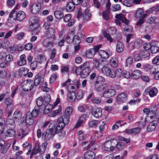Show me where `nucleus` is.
Listing matches in <instances>:
<instances>
[{"mask_svg": "<svg viewBox=\"0 0 159 159\" xmlns=\"http://www.w3.org/2000/svg\"><path fill=\"white\" fill-rule=\"evenodd\" d=\"M133 64V58L131 56L129 57L126 59L125 62V66H130Z\"/></svg>", "mask_w": 159, "mask_h": 159, "instance_id": "46", "label": "nucleus"}, {"mask_svg": "<svg viewBox=\"0 0 159 159\" xmlns=\"http://www.w3.org/2000/svg\"><path fill=\"white\" fill-rule=\"evenodd\" d=\"M54 40L52 39L46 38L43 42L44 47L47 50H50L53 47V42Z\"/></svg>", "mask_w": 159, "mask_h": 159, "instance_id": "9", "label": "nucleus"}, {"mask_svg": "<svg viewBox=\"0 0 159 159\" xmlns=\"http://www.w3.org/2000/svg\"><path fill=\"white\" fill-rule=\"evenodd\" d=\"M82 68L92 69L91 67V64L89 62L86 61L84 62L83 64L81 65Z\"/></svg>", "mask_w": 159, "mask_h": 159, "instance_id": "47", "label": "nucleus"}, {"mask_svg": "<svg viewBox=\"0 0 159 159\" xmlns=\"http://www.w3.org/2000/svg\"><path fill=\"white\" fill-rule=\"evenodd\" d=\"M72 1L75 4L78 5L80 3L83 7H85L87 5V3L85 1V0H72Z\"/></svg>", "mask_w": 159, "mask_h": 159, "instance_id": "36", "label": "nucleus"}, {"mask_svg": "<svg viewBox=\"0 0 159 159\" xmlns=\"http://www.w3.org/2000/svg\"><path fill=\"white\" fill-rule=\"evenodd\" d=\"M109 11L105 10L102 13V16L103 18L106 20H107L109 19Z\"/></svg>", "mask_w": 159, "mask_h": 159, "instance_id": "54", "label": "nucleus"}, {"mask_svg": "<svg viewBox=\"0 0 159 159\" xmlns=\"http://www.w3.org/2000/svg\"><path fill=\"white\" fill-rule=\"evenodd\" d=\"M33 81L30 80L24 81L21 84V86L25 91H28L32 89L34 86Z\"/></svg>", "mask_w": 159, "mask_h": 159, "instance_id": "3", "label": "nucleus"}, {"mask_svg": "<svg viewBox=\"0 0 159 159\" xmlns=\"http://www.w3.org/2000/svg\"><path fill=\"white\" fill-rule=\"evenodd\" d=\"M73 111V109L72 107L69 106L67 107L66 109L65 112V114L66 116H69L72 114Z\"/></svg>", "mask_w": 159, "mask_h": 159, "instance_id": "42", "label": "nucleus"}, {"mask_svg": "<svg viewBox=\"0 0 159 159\" xmlns=\"http://www.w3.org/2000/svg\"><path fill=\"white\" fill-rule=\"evenodd\" d=\"M107 87L106 84H104L95 85V90L98 92H100L105 89Z\"/></svg>", "mask_w": 159, "mask_h": 159, "instance_id": "22", "label": "nucleus"}, {"mask_svg": "<svg viewBox=\"0 0 159 159\" xmlns=\"http://www.w3.org/2000/svg\"><path fill=\"white\" fill-rule=\"evenodd\" d=\"M41 4L39 3H35L33 4L30 8V11L33 14H37L40 11Z\"/></svg>", "mask_w": 159, "mask_h": 159, "instance_id": "12", "label": "nucleus"}, {"mask_svg": "<svg viewBox=\"0 0 159 159\" xmlns=\"http://www.w3.org/2000/svg\"><path fill=\"white\" fill-rule=\"evenodd\" d=\"M29 63L32 70H35L37 67L38 63L37 61H36L33 60Z\"/></svg>", "mask_w": 159, "mask_h": 159, "instance_id": "43", "label": "nucleus"}, {"mask_svg": "<svg viewBox=\"0 0 159 159\" xmlns=\"http://www.w3.org/2000/svg\"><path fill=\"white\" fill-rule=\"evenodd\" d=\"M37 61L41 63H42L46 61L45 59L44 56L41 55H39L37 58Z\"/></svg>", "mask_w": 159, "mask_h": 159, "instance_id": "55", "label": "nucleus"}, {"mask_svg": "<svg viewBox=\"0 0 159 159\" xmlns=\"http://www.w3.org/2000/svg\"><path fill=\"white\" fill-rule=\"evenodd\" d=\"M91 13L89 10L88 9H86L83 12L81 16L85 20H89L91 17Z\"/></svg>", "mask_w": 159, "mask_h": 159, "instance_id": "25", "label": "nucleus"}, {"mask_svg": "<svg viewBox=\"0 0 159 159\" xmlns=\"http://www.w3.org/2000/svg\"><path fill=\"white\" fill-rule=\"evenodd\" d=\"M26 16L25 13L23 11H20L17 12L15 10H13L9 14L8 21L9 23H11V19L13 18L14 20H16L19 21H21L25 19Z\"/></svg>", "mask_w": 159, "mask_h": 159, "instance_id": "1", "label": "nucleus"}, {"mask_svg": "<svg viewBox=\"0 0 159 159\" xmlns=\"http://www.w3.org/2000/svg\"><path fill=\"white\" fill-rule=\"evenodd\" d=\"M24 131L22 129H20L17 131L18 135L19 136H21V138L22 139L27 134L26 133H24Z\"/></svg>", "mask_w": 159, "mask_h": 159, "instance_id": "52", "label": "nucleus"}, {"mask_svg": "<svg viewBox=\"0 0 159 159\" xmlns=\"http://www.w3.org/2000/svg\"><path fill=\"white\" fill-rule=\"evenodd\" d=\"M95 52H96V51H95L93 48L91 50H89L86 52V56L89 58H92L93 57Z\"/></svg>", "mask_w": 159, "mask_h": 159, "instance_id": "32", "label": "nucleus"}, {"mask_svg": "<svg viewBox=\"0 0 159 159\" xmlns=\"http://www.w3.org/2000/svg\"><path fill=\"white\" fill-rule=\"evenodd\" d=\"M46 143H43L40 147L39 144L38 143H36L34 149L33 150V153L34 155H36L38 152L41 154H43L46 148Z\"/></svg>", "mask_w": 159, "mask_h": 159, "instance_id": "4", "label": "nucleus"}, {"mask_svg": "<svg viewBox=\"0 0 159 159\" xmlns=\"http://www.w3.org/2000/svg\"><path fill=\"white\" fill-rule=\"evenodd\" d=\"M127 98V94L124 93H120L117 97V101L120 102H123L126 101Z\"/></svg>", "mask_w": 159, "mask_h": 159, "instance_id": "21", "label": "nucleus"}, {"mask_svg": "<svg viewBox=\"0 0 159 159\" xmlns=\"http://www.w3.org/2000/svg\"><path fill=\"white\" fill-rule=\"evenodd\" d=\"M102 61H100L94 59L93 62V66L96 69H99V65H102Z\"/></svg>", "mask_w": 159, "mask_h": 159, "instance_id": "44", "label": "nucleus"}, {"mask_svg": "<svg viewBox=\"0 0 159 159\" xmlns=\"http://www.w3.org/2000/svg\"><path fill=\"white\" fill-rule=\"evenodd\" d=\"M25 57L26 56L25 54H23L20 56V59L17 63L18 66H22L26 63Z\"/></svg>", "mask_w": 159, "mask_h": 159, "instance_id": "26", "label": "nucleus"}, {"mask_svg": "<svg viewBox=\"0 0 159 159\" xmlns=\"http://www.w3.org/2000/svg\"><path fill=\"white\" fill-rule=\"evenodd\" d=\"M115 17L116 18L120 19L122 22L125 23L126 25H128L129 22V20L125 18L123 14H117L116 16Z\"/></svg>", "mask_w": 159, "mask_h": 159, "instance_id": "23", "label": "nucleus"}, {"mask_svg": "<svg viewBox=\"0 0 159 159\" xmlns=\"http://www.w3.org/2000/svg\"><path fill=\"white\" fill-rule=\"evenodd\" d=\"M30 29L31 30L32 34L33 35H35L37 34L39 32L41 28L39 25L38 27H30Z\"/></svg>", "mask_w": 159, "mask_h": 159, "instance_id": "34", "label": "nucleus"}, {"mask_svg": "<svg viewBox=\"0 0 159 159\" xmlns=\"http://www.w3.org/2000/svg\"><path fill=\"white\" fill-rule=\"evenodd\" d=\"M139 54L141 56L142 58H145L149 57L150 52L148 50H142L140 52Z\"/></svg>", "mask_w": 159, "mask_h": 159, "instance_id": "29", "label": "nucleus"}, {"mask_svg": "<svg viewBox=\"0 0 159 159\" xmlns=\"http://www.w3.org/2000/svg\"><path fill=\"white\" fill-rule=\"evenodd\" d=\"M75 5V4L73 2H70L68 3L66 7L67 11L69 12L71 11L74 8Z\"/></svg>", "mask_w": 159, "mask_h": 159, "instance_id": "40", "label": "nucleus"}, {"mask_svg": "<svg viewBox=\"0 0 159 159\" xmlns=\"http://www.w3.org/2000/svg\"><path fill=\"white\" fill-rule=\"evenodd\" d=\"M116 142V141L114 139H111L108 140L103 145L102 148L105 151H109L110 150H112L114 149L113 143Z\"/></svg>", "mask_w": 159, "mask_h": 159, "instance_id": "5", "label": "nucleus"}, {"mask_svg": "<svg viewBox=\"0 0 159 159\" xmlns=\"http://www.w3.org/2000/svg\"><path fill=\"white\" fill-rule=\"evenodd\" d=\"M55 17L57 19H60L62 18L64 15L62 11L60 10H57L54 12Z\"/></svg>", "mask_w": 159, "mask_h": 159, "instance_id": "31", "label": "nucleus"}, {"mask_svg": "<svg viewBox=\"0 0 159 159\" xmlns=\"http://www.w3.org/2000/svg\"><path fill=\"white\" fill-rule=\"evenodd\" d=\"M124 46L121 42L118 41L116 46V50L118 53H121L124 50Z\"/></svg>", "mask_w": 159, "mask_h": 159, "instance_id": "18", "label": "nucleus"}, {"mask_svg": "<svg viewBox=\"0 0 159 159\" xmlns=\"http://www.w3.org/2000/svg\"><path fill=\"white\" fill-rule=\"evenodd\" d=\"M62 129L57 123L56 125L53 123H51L47 130L54 136L55 134H57L59 132H61Z\"/></svg>", "mask_w": 159, "mask_h": 159, "instance_id": "2", "label": "nucleus"}, {"mask_svg": "<svg viewBox=\"0 0 159 159\" xmlns=\"http://www.w3.org/2000/svg\"><path fill=\"white\" fill-rule=\"evenodd\" d=\"M98 121L97 120H93L91 121L89 124L90 127H96L98 124Z\"/></svg>", "mask_w": 159, "mask_h": 159, "instance_id": "51", "label": "nucleus"}, {"mask_svg": "<svg viewBox=\"0 0 159 159\" xmlns=\"http://www.w3.org/2000/svg\"><path fill=\"white\" fill-rule=\"evenodd\" d=\"M16 131L13 129H8L5 133V135L9 137H14L16 135Z\"/></svg>", "mask_w": 159, "mask_h": 159, "instance_id": "24", "label": "nucleus"}, {"mask_svg": "<svg viewBox=\"0 0 159 159\" xmlns=\"http://www.w3.org/2000/svg\"><path fill=\"white\" fill-rule=\"evenodd\" d=\"M57 123L62 129H63L66 125L68 124L69 121V116H63V117H60L58 118Z\"/></svg>", "mask_w": 159, "mask_h": 159, "instance_id": "6", "label": "nucleus"}, {"mask_svg": "<svg viewBox=\"0 0 159 159\" xmlns=\"http://www.w3.org/2000/svg\"><path fill=\"white\" fill-rule=\"evenodd\" d=\"M30 27H38L39 25V23L38 18L36 16H33L30 18L29 20Z\"/></svg>", "mask_w": 159, "mask_h": 159, "instance_id": "13", "label": "nucleus"}, {"mask_svg": "<svg viewBox=\"0 0 159 159\" xmlns=\"http://www.w3.org/2000/svg\"><path fill=\"white\" fill-rule=\"evenodd\" d=\"M142 41L140 39H138L134 43H131L128 45V48L131 50L139 48L142 44Z\"/></svg>", "mask_w": 159, "mask_h": 159, "instance_id": "8", "label": "nucleus"}, {"mask_svg": "<svg viewBox=\"0 0 159 159\" xmlns=\"http://www.w3.org/2000/svg\"><path fill=\"white\" fill-rule=\"evenodd\" d=\"M82 67L81 66V65H80L78 67H76L75 69V73L77 75H82Z\"/></svg>", "mask_w": 159, "mask_h": 159, "instance_id": "59", "label": "nucleus"}, {"mask_svg": "<svg viewBox=\"0 0 159 159\" xmlns=\"http://www.w3.org/2000/svg\"><path fill=\"white\" fill-rule=\"evenodd\" d=\"M53 135L50 133L47 130L46 131L43 132L42 134V137L44 139L45 141L49 140L51 138L53 137Z\"/></svg>", "mask_w": 159, "mask_h": 159, "instance_id": "19", "label": "nucleus"}, {"mask_svg": "<svg viewBox=\"0 0 159 159\" xmlns=\"http://www.w3.org/2000/svg\"><path fill=\"white\" fill-rule=\"evenodd\" d=\"M116 94V91L112 89H108L105 91L103 94V96L105 98H108L114 96Z\"/></svg>", "mask_w": 159, "mask_h": 159, "instance_id": "14", "label": "nucleus"}, {"mask_svg": "<svg viewBox=\"0 0 159 159\" xmlns=\"http://www.w3.org/2000/svg\"><path fill=\"white\" fill-rule=\"evenodd\" d=\"M55 30L54 29L50 28L46 32V36L47 38H49L54 40L56 39V36L54 35Z\"/></svg>", "mask_w": 159, "mask_h": 159, "instance_id": "11", "label": "nucleus"}, {"mask_svg": "<svg viewBox=\"0 0 159 159\" xmlns=\"http://www.w3.org/2000/svg\"><path fill=\"white\" fill-rule=\"evenodd\" d=\"M152 46L150 43H145L143 44V48L144 49V50H147L149 51L150 49H151Z\"/></svg>", "mask_w": 159, "mask_h": 159, "instance_id": "64", "label": "nucleus"}, {"mask_svg": "<svg viewBox=\"0 0 159 159\" xmlns=\"http://www.w3.org/2000/svg\"><path fill=\"white\" fill-rule=\"evenodd\" d=\"M92 69L82 68L81 77L83 78L87 77L89 75Z\"/></svg>", "mask_w": 159, "mask_h": 159, "instance_id": "30", "label": "nucleus"}, {"mask_svg": "<svg viewBox=\"0 0 159 159\" xmlns=\"http://www.w3.org/2000/svg\"><path fill=\"white\" fill-rule=\"evenodd\" d=\"M120 9V6L119 4H116L112 6L111 7L112 10L113 11H117Z\"/></svg>", "mask_w": 159, "mask_h": 159, "instance_id": "60", "label": "nucleus"}, {"mask_svg": "<svg viewBox=\"0 0 159 159\" xmlns=\"http://www.w3.org/2000/svg\"><path fill=\"white\" fill-rule=\"evenodd\" d=\"M91 102L93 103L99 104L101 102V100L97 97L93 98L91 99Z\"/></svg>", "mask_w": 159, "mask_h": 159, "instance_id": "62", "label": "nucleus"}, {"mask_svg": "<svg viewBox=\"0 0 159 159\" xmlns=\"http://www.w3.org/2000/svg\"><path fill=\"white\" fill-rule=\"evenodd\" d=\"M124 5L127 7H130L133 4L132 0H124L123 1Z\"/></svg>", "mask_w": 159, "mask_h": 159, "instance_id": "53", "label": "nucleus"}, {"mask_svg": "<svg viewBox=\"0 0 159 159\" xmlns=\"http://www.w3.org/2000/svg\"><path fill=\"white\" fill-rule=\"evenodd\" d=\"M151 50L153 53H156L159 51V48L156 46H152L151 47Z\"/></svg>", "mask_w": 159, "mask_h": 159, "instance_id": "57", "label": "nucleus"}, {"mask_svg": "<svg viewBox=\"0 0 159 159\" xmlns=\"http://www.w3.org/2000/svg\"><path fill=\"white\" fill-rule=\"evenodd\" d=\"M135 16V17L137 18H144L147 16V14H144L143 9L140 8L136 11Z\"/></svg>", "mask_w": 159, "mask_h": 159, "instance_id": "16", "label": "nucleus"}, {"mask_svg": "<svg viewBox=\"0 0 159 159\" xmlns=\"http://www.w3.org/2000/svg\"><path fill=\"white\" fill-rule=\"evenodd\" d=\"M36 103L38 107L41 106L43 103V100L42 97L38 98L36 100Z\"/></svg>", "mask_w": 159, "mask_h": 159, "instance_id": "56", "label": "nucleus"}, {"mask_svg": "<svg viewBox=\"0 0 159 159\" xmlns=\"http://www.w3.org/2000/svg\"><path fill=\"white\" fill-rule=\"evenodd\" d=\"M86 116L85 115H83L79 119L78 123L75 125V127L77 128L83 123V121L85 119Z\"/></svg>", "mask_w": 159, "mask_h": 159, "instance_id": "45", "label": "nucleus"}, {"mask_svg": "<svg viewBox=\"0 0 159 159\" xmlns=\"http://www.w3.org/2000/svg\"><path fill=\"white\" fill-rule=\"evenodd\" d=\"M43 81V75L41 73H39L35 76L33 84L34 86H37L40 84L42 85Z\"/></svg>", "mask_w": 159, "mask_h": 159, "instance_id": "10", "label": "nucleus"}, {"mask_svg": "<svg viewBox=\"0 0 159 159\" xmlns=\"http://www.w3.org/2000/svg\"><path fill=\"white\" fill-rule=\"evenodd\" d=\"M95 156L94 152L92 151H88L84 154L85 159H93L95 157Z\"/></svg>", "mask_w": 159, "mask_h": 159, "instance_id": "20", "label": "nucleus"}, {"mask_svg": "<svg viewBox=\"0 0 159 159\" xmlns=\"http://www.w3.org/2000/svg\"><path fill=\"white\" fill-rule=\"evenodd\" d=\"M141 76V71L138 70L134 71L131 75L132 78L134 79L139 78Z\"/></svg>", "mask_w": 159, "mask_h": 159, "instance_id": "28", "label": "nucleus"}, {"mask_svg": "<svg viewBox=\"0 0 159 159\" xmlns=\"http://www.w3.org/2000/svg\"><path fill=\"white\" fill-rule=\"evenodd\" d=\"M31 115V113L30 112H27L25 120H23V122H25L26 124L30 126L32 125L33 123V119Z\"/></svg>", "mask_w": 159, "mask_h": 159, "instance_id": "17", "label": "nucleus"}, {"mask_svg": "<svg viewBox=\"0 0 159 159\" xmlns=\"http://www.w3.org/2000/svg\"><path fill=\"white\" fill-rule=\"evenodd\" d=\"M156 124L154 123H151L147 127V131L149 132L153 131L156 128Z\"/></svg>", "mask_w": 159, "mask_h": 159, "instance_id": "37", "label": "nucleus"}, {"mask_svg": "<svg viewBox=\"0 0 159 159\" xmlns=\"http://www.w3.org/2000/svg\"><path fill=\"white\" fill-rule=\"evenodd\" d=\"M21 114L20 111H16L13 114V118L15 120L17 121L21 119Z\"/></svg>", "mask_w": 159, "mask_h": 159, "instance_id": "33", "label": "nucleus"}, {"mask_svg": "<svg viewBox=\"0 0 159 159\" xmlns=\"http://www.w3.org/2000/svg\"><path fill=\"white\" fill-rule=\"evenodd\" d=\"M110 63L111 66L113 67H116L118 65V60L116 57H112L110 60Z\"/></svg>", "mask_w": 159, "mask_h": 159, "instance_id": "35", "label": "nucleus"}, {"mask_svg": "<svg viewBox=\"0 0 159 159\" xmlns=\"http://www.w3.org/2000/svg\"><path fill=\"white\" fill-rule=\"evenodd\" d=\"M73 38L72 43L75 45H79L81 42L80 39L78 35H76Z\"/></svg>", "mask_w": 159, "mask_h": 159, "instance_id": "38", "label": "nucleus"}, {"mask_svg": "<svg viewBox=\"0 0 159 159\" xmlns=\"http://www.w3.org/2000/svg\"><path fill=\"white\" fill-rule=\"evenodd\" d=\"M115 77L117 75L118 77H120L122 76V73L123 71L121 69H118L116 70H115Z\"/></svg>", "mask_w": 159, "mask_h": 159, "instance_id": "61", "label": "nucleus"}, {"mask_svg": "<svg viewBox=\"0 0 159 159\" xmlns=\"http://www.w3.org/2000/svg\"><path fill=\"white\" fill-rule=\"evenodd\" d=\"M39 108L38 107H35L31 113V115L32 117H36L39 113Z\"/></svg>", "mask_w": 159, "mask_h": 159, "instance_id": "41", "label": "nucleus"}, {"mask_svg": "<svg viewBox=\"0 0 159 159\" xmlns=\"http://www.w3.org/2000/svg\"><path fill=\"white\" fill-rule=\"evenodd\" d=\"M73 36L72 34H69L67 36L66 41L68 43L71 44L73 42Z\"/></svg>", "mask_w": 159, "mask_h": 159, "instance_id": "48", "label": "nucleus"}, {"mask_svg": "<svg viewBox=\"0 0 159 159\" xmlns=\"http://www.w3.org/2000/svg\"><path fill=\"white\" fill-rule=\"evenodd\" d=\"M50 107H51L50 106L48 105H47L45 106L43 111L44 114H48L52 110V107L50 108Z\"/></svg>", "mask_w": 159, "mask_h": 159, "instance_id": "58", "label": "nucleus"}, {"mask_svg": "<svg viewBox=\"0 0 159 159\" xmlns=\"http://www.w3.org/2000/svg\"><path fill=\"white\" fill-rule=\"evenodd\" d=\"M158 93L157 89L155 87L152 88L149 87L146 89L144 91V93L146 95L149 94L150 96L151 97H153L156 96Z\"/></svg>", "mask_w": 159, "mask_h": 159, "instance_id": "7", "label": "nucleus"}, {"mask_svg": "<svg viewBox=\"0 0 159 159\" xmlns=\"http://www.w3.org/2000/svg\"><path fill=\"white\" fill-rule=\"evenodd\" d=\"M111 69L108 67L106 66H104L101 69L102 73L104 75L107 76L109 75V73L110 72Z\"/></svg>", "mask_w": 159, "mask_h": 159, "instance_id": "39", "label": "nucleus"}, {"mask_svg": "<svg viewBox=\"0 0 159 159\" xmlns=\"http://www.w3.org/2000/svg\"><path fill=\"white\" fill-rule=\"evenodd\" d=\"M98 53L100 56L102 58L106 59L109 57V54L105 51L99 50H98Z\"/></svg>", "mask_w": 159, "mask_h": 159, "instance_id": "27", "label": "nucleus"}, {"mask_svg": "<svg viewBox=\"0 0 159 159\" xmlns=\"http://www.w3.org/2000/svg\"><path fill=\"white\" fill-rule=\"evenodd\" d=\"M9 45L8 40L5 39L2 43V46L3 48H5L8 47Z\"/></svg>", "mask_w": 159, "mask_h": 159, "instance_id": "63", "label": "nucleus"}, {"mask_svg": "<svg viewBox=\"0 0 159 159\" xmlns=\"http://www.w3.org/2000/svg\"><path fill=\"white\" fill-rule=\"evenodd\" d=\"M67 89L70 93L75 92L76 90L75 86L71 84H70L67 86Z\"/></svg>", "mask_w": 159, "mask_h": 159, "instance_id": "49", "label": "nucleus"}, {"mask_svg": "<svg viewBox=\"0 0 159 159\" xmlns=\"http://www.w3.org/2000/svg\"><path fill=\"white\" fill-rule=\"evenodd\" d=\"M91 112L92 115L96 118L100 117L102 114V109L98 107L93 109Z\"/></svg>", "mask_w": 159, "mask_h": 159, "instance_id": "15", "label": "nucleus"}, {"mask_svg": "<svg viewBox=\"0 0 159 159\" xmlns=\"http://www.w3.org/2000/svg\"><path fill=\"white\" fill-rule=\"evenodd\" d=\"M84 92L83 90H80L78 91L76 96L77 100H79L83 97Z\"/></svg>", "mask_w": 159, "mask_h": 159, "instance_id": "50", "label": "nucleus"}]
</instances>
